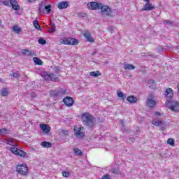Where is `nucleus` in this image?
<instances>
[{
  "label": "nucleus",
  "mask_w": 179,
  "mask_h": 179,
  "mask_svg": "<svg viewBox=\"0 0 179 179\" xmlns=\"http://www.w3.org/2000/svg\"><path fill=\"white\" fill-rule=\"evenodd\" d=\"M60 134H62V135H64V136H66L69 135V131H68V130H61Z\"/></svg>",
  "instance_id": "72a5a7b5"
},
{
  "label": "nucleus",
  "mask_w": 179,
  "mask_h": 179,
  "mask_svg": "<svg viewBox=\"0 0 179 179\" xmlns=\"http://www.w3.org/2000/svg\"><path fill=\"white\" fill-rule=\"evenodd\" d=\"M31 97H37V94L36 92H32V93H31Z\"/></svg>",
  "instance_id": "de8ad7c7"
},
{
  "label": "nucleus",
  "mask_w": 179,
  "mask_h": 179,
  "mask_svg": "<svg viewBox=\"0 0 179 179\" xmlns=\"http://www.w3.org/2000/svg\"><path fill=\"white\" fill-rule=\"evenodd\" d=\"M10 4L13 6V5L17 4V1L16 0H10Z\"/></svg>",
  "instance_id": "79ce46f5"
},
{
  "label": "nucleus",
  "mask_w": 179,
  "mask_h": 179,
  "mask_svg": "<svg viewBox=\"0 0 179 179\" xmlns=\"http://www.w3.org/2000/svg\"><path fill=\"white\" fill-rule=\"evenodd\" d=\"M62 176H63V177H69L70 173H69V172H68V171H64V172L62 173Z\"/></svg>",
  "instance_id": "c03bdc74"
},
{
  "label": "nucleus",
  "mask_w": 179,
  "mask_h": 179,
  "mask_svg": "<svg viewBox=\"0 0 179 179\" xmlns=\"http://www.w3.org/2000/svg\"><path fill=\"white\" fill-rule=\"evenodd\" d=\"M55 24H53V27L50 28V33H55Z\"/></svg>",
  "instance_id": "a18cd8bd"
},
{
  "label": "nucleus",
  "mask_w": 179,
  "mask_h": 179,
  "mask_svg": "<svg viewBox=\"0 0 179 179\" xmlns=\"http://www.w3.org/2000/svg\"><path fill=\"white\" fill-rule=\"evenodd\" d=\"M117 95L120 99H122V100H124V99H127V96L125 94H124V93L120 90L117 91Z\"/></svg>",
  "instance_id": "b1692460"
},
{
  "label": "nucleus",
  "mask_w": 179,
  "mask_h": 179,
  "mask_svg": "<svg viewBox=\"0 0 179 179\" xmlns=\"http://www.w3.org/2000/svg\"><path fill=\"white\" fill-rule=\"evenodd\" d=\"M168 145H171V146H174V140L173 138H169L167 140Z\"/></svg>",
  "instance_id": "f704fd0d"
},
{
  "label": "nucleus",
  "mask_w": 179,
  "mask_h": 179,
  "mask_svg": "<svg viewBox=\"0 0 179 179\" xmlns=\"http://www.w3.org/2000/svg\"><path fill=\"white\" fill-rule=\"evenodd\" d=\"M163 48H164L163 46H159V51H162V50H163Z\"/></svg>",
  "instance_id": "8fccbe9b"
},
{
  "label": "nucleus",
  "mask_w": 179,
  "mask_h": 179,
  "mask_svg": "<svg viewBox=\"0 0 179 179\" xmlns=\"http://www.w3.org/2000/svg\"><path fill=\"white\" fill-rule=\"evenodd\" d=\"M40 127L42 131L45 132V134H50V131H51V127H50L48 124H41Z\"/></svg>",
  "instance_id": "4468645a"
},
{
  "label": "nucleus",
  "mask_w": 179,
  "mask_h": 179,
  "mask_svg": "<svg viewBox=\"0 0 179 179\" xmlns=\"http://www.w3.org/2000/svg\"><path fill=\"white\" fill-rule=\"evenodd\" d=\"M10 152L17 156L21 157H26V152L20 149H17L16 147H12L10 148Z\"/></svg>",
  "instance_id": "423d86ee"
},
{
  "label": "nucleus",
  "mask_w": 179,
  "mask_h": 179,
  "mask_svg": "<svg viewBox=\"0 0 179 179\" xmlns=\"http://www.w3.org/2000/svg\"><path fill=\"white\" fill-rule=\"evenodd\" d=\"M100 9L102 13H106V16H113V15H111V12L113 11L111 10V8L108 7V6H103V3H101Z\"/></svg>",
  "instance_id": "1a4fd4ad"
},
{
  "label": "nucleus",
  "mask_w": 179,
  "mask_h": 179,
  "mask_svg": "<svg viewBox=\"0 0 179 179\" xmlns=\"http://www.w3.org/2000/svg\"><path fill=\"white\" fill-rule=\"evenodd\" d=\"M62 44H64L65 45H69V39L68 38H65L63 41H61Z\"/></svg>",
  "instance_id": "2f4dec72"
},
{
  "label": "nucleus",
  "mask_w": 179,
  "mask_h": 179,
  "mask_svg": "<svg viewBox=\"0 0 179 179\" xmlns=\"http://www.w3.org/2000/svg\"><path fill=\"white\" fill-rule=\"evenodd\" d=\"M87 6L89 9H91L92 10H97L101 8V3L92 1L88 3Z\"/></svg>",
  "instance_id": "39448f33"
},
{
  "label": "nucleus",
  "mask_w": 179,
  "mask_h": 179,
  "mask_svg": "<svg viewBox=\"0 0 179 179\" xmlns=\"http://www.w3.org/2000/svg\"><path fill=\"white\" fill-rule=\"evenodd\" d=\"M73 153L76 156H83V152L79 148H73Z\"/></svg>",
  "instance_id": "4be33fe9"
},
{
  "label": "nucleus",
  "mask_w": 179,
  "mask_h": 179,
  "mask_svg": "<svg viewBox=\"0 0 179 179\" xmlns=\"http://www.w3.org/2000/svg\"><path fill=\"white\" fill-rule=\"evenodd\" d=\"M177 50H179V45L176 46Z\"/></svg>",
  "instance_id": "13d9d810"
},
{
  "label": "nucleus",
  "mask_w": 179,
  "mask_h": 179,
  "mask_svg": "<svg viewBox=\"0 0 179 179\" xmlns=\"http://www.w3.org/2000/svg\"><path fill=\"white\" fill-rule=\"evenodd\" d=\"M129 141L134 142L135 141V138H134V137H130V138H129Z\"/></svg>",
  "instance_id": "09e8293b"
},
{
  "label": "nucleus",
  "mask_w": 179,
  "mask_h": 179,
  "mask_svg": "<svg viewBox=\"0 0 179 179\" xmlns=\"http://www.w3.org/2000/svg\"><path fill=\"white\" fill-rule=\"evenodd\" d=\"M33 24H34L35 29H36L37 30H40L41 29V27L40 26V24H38V21L34 20L33 22Z\"/></svg>",
  "instance_id": "c85d7f7f"
},
{
  "label": "nucleus",
  "mask_w": 179,
  "mask_h": 179,
  "mask_svg": "<svg viewBox=\"0 0 179 179\" xmlns=\"http://www.w3.org/2000/svg\"><path fill=\"white\" fill-rule=\"evenodd\" d=\"M33 60L36 65H43V61L38 59V57H34Z\"/></svg>",
  "instance_id": "393cba45"
},
{
  "label": "nucleus",
  "mask_w": 179,
  "mask_h": 179,
  "mask_svg": "<svg viewBox=\"0 0 179 179\" xmlns=\"http://www.w3.org/2000/svg\"><path fill=\"white\" fill-rule=\"evenodd\" d=\"M162 131H164V127H162Z\"/></svg>",
  "instance_id": "bf43d9fd"
},
{
  "label": "nucleus",
  "mask_w": 179,
  "mask_h": 179,
  "mask_svg": "<svg viewBox=\"0 0 179 179\" xmlns=\"http://www.w3.org/2000/svg\"><path fill=\"white\" fill-rule=\"evenodd\" d=\"M164 24H169V26H171L173 24V22L169 20H164Z\"/></svg>",
  "instance_id": "a19ab883"
},
{
  "label": "nucleus",
  "mask_w": 179,
  "mask_h": 179,
  "mask_svg": "<svg viewBox=\"0 0 179 179\" xmlns=\"http://www.w3.org/2000/svg\"><path fill=\"white\" fill-rule=\"evenodd\" d=\"M41 146H43V148H51L52 144L50 142L43 141V142L41 143Z\"/></svg>",
  "instance_id": "a878e982"
},
{
  "label": "nucleus",
  "mask_w": 179,
  "mask_h": 179,
  "mask_svg": "<svg viewBox=\"0 0 179 179\" xmlns=\"http://www.w3.org/2000/svg\"><path fill=\"white\" fill-rule=\"evenodd\" d=\"M1 94L3 97H6V96L9 94V90H8V88H3L1 90Z\"/></svg>",
  "instance_id": "412c9836"
},
{
  "label": "nucleus",
  "mask_w": 179,
  "mask_h": 179,
  "mask_svg": "<svg viewBox=\"0 0 179 179\" xmlns=\"http://www.w3.org/2000/svg\"><path fill=\"white\" fill-rule=\"evenodd\" d=\"M173 96H174L173 90H171V88H167L165 92V97L166 98L167 103L172 101L171 99H173Z\"/></svg>",
  "instance_id": "6e6552de"
},
{
  "label": "nucleus",
  "mask_w": 179,
  "mask_h": 179,
  "mask_svg": "<svg viewBox=\"0 0 179 179\" xmlns=\"http://www.w3.org/2000/svg\"><path fill=\"white\" fill-rule=\"evenodd\" d=\"M12 8L14 9V10H20V6L17 3L13 5Z\"/></svg>",
  "instance_id": "473e14b6"
},
{
  "label": "nucleus",
  "mask_w": 179,
  "mask_h": 179,
  "mask_svg": "<svg viewBox=\"0 0 179 179\" xmlns=\"http://www.w3.org/2000/svg\"><path fill=\"white\" fill-rule=\"evenodd\" d=\"M54 71L55 72H56V73H59V71H61V69H59V66H55Z\"/></svg>",
  "instance_id": "37998d69"
},
{
  "label": "nucleus",
  "mask_w": 179,
  "mask_h": 179,
  "mask_svg": "<svg viewBox=\"0 0 179 179\" xmlns=\"http://www.w3.org/2000/svg\"><path fill=\"white\" fill-rule=\"evenodd\" d=\"M41 76L44 80H58V77L55 74H49L47 72H42Z\"/></svg>",
  "instance_id": "20e7f679"
},
{
  "label": "nucleus",
  "mask_w": 179,
  "mask_h": 179,
  "mask_svg": "<svg viewBox=\"0 0 179 179\" xmlns=\"http://www.w3.org/2000/svg\"><path fill=\"white\" fill-rule=\"evenodd\" d=\"M136 67L132 64H125L124 65V71H132L134 69H135Z\"/></svg>",
  "instance_id": "aec40b11"
},
{
  "label": "nucleus",
  "mask_w": 179,
  "mask_h": 179,
  "mask_svg": "<svg viewBox=\"0 0 179 179\" xmlns=\"http://www.w3.org/2000/svg\"><path fill=\"white\" fill-rule=\"evenodd\" d=\"M23 55H27L28 57H37V54L34 52V50H29L27 49H23L22 50Z\"/></svg>",
  "instance_id": "f8f14e48"
},
{
  "label": "nucleus",
  "mask_w": 179,
  "mask_h": 179,
  "mask_svg": "<svg viewBox=\"0 0 179 179\" xmlns=\"http://www.w3.org/2000/svg\"><path fill=\"white\" fill-rule=\"evenodd\" d=\"M78 44L79 41L73 38H69V45H78Z\"/></svg>",
  "instance_id": "f3484780"
},
{
  "label": "nucleus",
  "mask_w": 179,
  "mask_h": 179,
  "mask_svg": "<svg viewBox=\"0 0 179 179\" xmlns=\"http://www.w3.org/2000/svg\"><path fill=\"white\" fill-rule=\"evenodd\" d=\"M155 6H152L150 3H149V2H147L144 6L143 8L142 9V10H155Z\"/></svg>",
  "instance_id": "dca6fc26"
},
{
  "label": "nucleus",
  "mask_w": 179,
  "mask_h": 179,
  "mask_svg": "<svg viewBox=\"0 0 179 179\" xmlns=\"http://www.w3.org/2000/svg\"><path fill=\"white\" fill-rule=\"evenodd\" d=\"M6 143H7V145H10V146H16V147H17V145H15L13 143V140L12 138L7 139Z\"/></svg>",
  "instance_id": "c756f323"
},
{
  "label": "nucleus",
  "mask_w": 179,
  "mask_h": 179,
  "mask_svg": "<svg viewBox=\"0 0 179 179\" xmlns=\"http://www.w3.org/2000/svg\"><path fill=\"white\" fill-rule=\"evenodd\" d=\"M157 115H160V113L159 112H156Z\"/></svg>",
  "instance_id": "5fc2aeb1"
},
{
  "label": "nucleus",
  "mask_w": 179,
  "mask_h": 179,
  "mask_svg": "<svg viewBox=\"0 0 179 179\" xmlns=\"http://www.w3.org/2000/svg\"><path fill=\"white\" fill-rule=\"evenodd\" d=\"M69 5V2H68V1H63V2L59 3L57 7L60 10L66 9V8H68Z\"/></svg>",
  "instance_id": "2eb2a0df"
},
{
  "label": "nucleus",
  "mask_w": 179,
  "mask_h": 179,
  "mask_svg": "<svg viewBox=\"0 0 179 179\" xmlns=\"http://www.w3.org/2000/svg\"><path fill=\"white\" fill-rule=\"evenodd\" d=\"M149 83H155V80H150L149 81Z\"/></svg>",
  "instance_id": "3c124183"
},
{
  "label": "nucleus",
  "mask_w": 179,
  "mask_h": 179,
  "mask_svg": "<svg viewBox=\"0 0 179 179\" xmlns=\"http://www.w3.org/2000/svg\"><path fill=\"white\" fill-rule=\"evenodd\" d=\"M121 122L122 124H124V122H124V120H121ZM122 126L124 127V125H122Z\"/></svg>",
  "instance_id": "6e6d98bb"
},
{
  "label": "nucleus",
  "mask_w": 179,
  "mask_h": 179,
  "mask_svg": "<svg viewBox=\"0 0 179 179\" xmlns=\"http://www.w3.org/2000/svg\"><path fill=\"white\" fill-rule=\"evenodd\" d=\"M13 30L14 31H15L17 34L20 33V29L19 27H17V26L13 27Z\"/></svg>",
  "instance_id": "c9c22d12"
},
{
  "label": "nucleus",
  "mask_w": 179,
  "mask_h": 179,
  "mask_svg": "<svg viewBox=\"0 0 179 179\" xmlns=\"http://www.w3.org/2000/svg\"><path fill=\"white\" fill-rule=\"evenodd\" d=\"M3 4L6 6H10V3L8 0L3 1Z\"/></svg>",
  "instance_id": "ea45409f"
},
{
  "label": "nucleus",
  "mask_w": 179,
  "mask_h": 179,
  "mask_svg": "<svg viewBox=\"0 0 179 179\" xmlns=\"http://www.w3.org/2000/svg\"><path fill=\"white\" fill-rule=\"evenodd\" d=\"M83 16H86V13H84Z\"/></svg>",
  "instance_id": "680f3d73"
},
{
  "label": "nucleus",
  "mask_w": 179,
  "mask_h": 179,
  "mask_svg": "<svg viewBox=\"0 0 179 179\" xmlns=\"http://www.w3.org/2000/svg\"><path fill=\"white\" fill-rule=\"evenodd\" d=\"M83 36L89 43H94V39L92 37V34H90V32L85 31Z\"/></svg>",
  "instance_id": "ddd939ff"
},
{
  "label": "nucleus",
  "mask_w": 179,
  "mask_h": 179,
  "mask_svg": "<svg viewBox=\"0 0 179 179\" xmlns=\"http://www.w3.org/2000/svg\"><path fill=\"white\" fill-rule=\"evenodd\" d=\"M146 103L149 108H155V106H156V101L152 99V96H149L147 98Z\"/></svg>",
  "instance_id": "9d476101"
},
{
  "label": "nucleus",
  "mask_w": 179,
  "mask_h": 179,
  "mask_svg": "<svg viewBox=\"0 0 179 179\" xmlns=\"http://www.w3.org/2000/svg\"><path fill=\"white\" fill-rule=\"evenodd\" d=\"M51 6H52L51 4H48V6H45L43 8V9H44V13H45V10H46L48 15L50 14V13H51Z\"/></svg>",
  "instance_id": "bb28decb"
},
{
  "label": "nucleus",
  "mask_w": 179,
  "mask_h": 179,
  "mask_svg": "<svg viewBox=\"0 0 179 179\" xmlns=\"http://www.w3.org/2000/svg\"><path fill=\"white\" fill-rule=\"evenodd\" d=\"M152 124L153 125H155V127H160L162 124V123L160 120H155L152 121Z\"/></svg>",
  "instance_id": "cd10ccee"
},
{
  "label": "nucleus",
  "mask_w": 179,
  "mask_h": 179,
  "mask_svg": "<svg viewBox=\"0 0 179 179\" xmlns=\"http://www.w3.org/2000/svg\"><path fill=\"white\" fill-rule=\"evenodd\" d=\"M148 55L149 57H154V55H152V54H150V53H148Z\"/></svg>",
  "instance_id": "864d4df0"
},
{
  "label": "nucleus",
  "mask_w": 179,
  "mask_h": 179,
  "mask_svg": "<svg viewBox=\"0 0 179 179\" xmlns=\"http://www.w3.org/2000/svg\"><path fill=\"white\" fill-rule=\"evenodd\" d=\"M58 93H60V94H66V90H60L59 92H57L55 94V96H58Z\"/></svg>",
  "instance_id": "e433bc0d"
},
{
  "label": "nucleus",
  "mask_w": 179,
  "mask_h": 179,
  "mask_svg": "<svg viewBox=\"0 0 179 179\" xmlns=\"http://www.w3.org/2000/svg\"><path fill=\"white\" fill-rule=\"evenodd\" d=\"M144 1H145L146 2H150V1H149V0H144Z\"/></svg>",
  "instance_id": "052dcab7"
},
{
  "label": "nucleus",
  "mask_w": 179,
  "mask_h": 179,
  "mask_svg": "<svg viewBox=\"0 0 179 179\" xmlns=\"http://www.w3.org/2000/svg\"><path fill=\"white\" fill-rule=\"evenodd\" d=\"M101 179H110V176L108 174L103 175Z\"/></svg>",
  "instance_id": "49530a36"
},
{
  "label": "nucleus",
  "mask_w": 179,
  "mask_h": 179,
  "mask_svg": "<svg viewBox=\"0 0 179 179\" xmlns=\"http://www.w3.org/2000/svg\"><path fill=\"white\" fill-rule=\"evenodd\" d=\"M52 26H54V24H55V23H51L50 24Z\"/></svg>",
  "instance_id": "4d7b16f0"
},
{
  "label": "nucleus",
  "mask_w": 179,
  "mask_h": 179,
  "mask_svg": "<svg viewBox=\"0 0 179 179\" xmlns=\"http://www.w3.org/2000/svg\"><path fill=\"white\" fill-rule=\"evenodd\" d=\"M38 43H39V44H42V45H44L45 44H47V41H45L43 38H41L38 39Z\"/></svg>",
  "instance_id": "7c9ffc66"
},
{
  "label": "nucleus",
  "mask_w": 179,
  "mask_h": 179,
  "mask_svg": "<svg viewBox=\"0 0 179 179\" xmlns=\"http://www.w3.org/2000/svg\"><path fill=\"white\" fill-rule=\"evenodd\" d=\"M63 101L67 107H72L73 106V99L71 96H66L63 99Z\"/></svg>",
  "instance_id": "9b49d317"
},
{
  "label": "nucleus",
  "mask_w": 179,
  "mask_h": 179,
  "mask_svg": "<svg viewBox=\"0 0 179 179\" xmlns=\"http://www.w3.org/2000/svg\"><path fill=\"white\" fill-rule=\"evenodd\" d=\"M1 23H2V20H0V24H1Z\"/></svg>",
  "instance_id": "e2e57ef3"
},
{
  "label": "nucleus",
  "mask_w": 179,
  "mask_h": 179,
  "mask_svg": "<svg viewBox=\"0 0 179 179\" xmlns=\"http://www.w3.org/2000/svg\"><path fill=\"white\" fill-rule=\"evenodd\" d=\"M45 3V0H43L41 3L39 4V6L38 8L39 13H44V8L45 7L44 6Z\"/></svg>",
  "instance_id": "a211bd4d"
},
{
  "label": "nucleus",
  "mask_w": 179,
  "mask_h": 179,
  "mask_svg": "<svg viewBox=\"0 0 179 179\" xmlns=\"http://www.w3.org/2000/svg\"><path fill=\"white\" fill-rule=\"evenodd\" d=\"M166 107L169 108L173 113H179V102L176 101H171L166 103Z\"/></svg>",
  "instance_id": "f03ea898"
},
{
  "label": "nucleus",
  "mask_w": 179,
  "mask_h": 179,
  "mask_svg": "<svg viewBox=\"0 0 179 179\" xmlns=\"http://www.w3.org/2000/svg\"><path fill=\"white\" fill-rule=\"evenodd\" d=\"M90 75L91 76H93L94 78H97L99 76H101V73H100V71H92L90 73Z\"/></svg>",
  "instance_id": "5701e85b"
},
{
  "label": "nucleus",
  "mask_w": 179,
  "mask_h": 179,
  "mask_svg": "<svg viewBox=\"0 0 179 179\" xmlns=\"http://www.w3.org/2000/svg\"><path fill=\"white\" fill-rule=\"evenodd\" d=\"M0 134H3V135L8 134V129L6 128L0 129Z\"/></svg>",
  "instance_id": "4c0bfd02"
},
{
  "label": "nucleus",
  "mask_w": 179,
  "mask_h": 179,
  "mask_svg": "<svg viewBox=\"0 0 179 179\" xmlns=\"http://www.w3.org/2000/svg\"><path fill=\"white\" fill-rule=\"evenodd\" d=\"M84 128L83 127L74 128V134L77 138H83L85 136V133L83 132Z\"/></svg>",
  "instance_id": "0eeeda50"
},
{
  "label": "nucleus",
  "mask_w": 179,
  "mask_h": 179,
  "mask_svg": "<svg viewBox=\"0 0 179 179\" xmlns=\"http://www.w3.org/2000/svg\"><path fill=\"white\" fill-rule=\"evenodd\" d=\"M16 171L18 174H20L21 176H27V171H29V168H27V166L24 164H20L17 166Z\"/></svg>",
  "instance_id": "7ed1b4c3"
},
{
  "label": "nucleus",
  "mask_w": 179,
  "mask_h": 179,
  "mask_svg": "<svg viewBox=\"0 0 179 179\" xmlns=\"http://www.w3.org/2000/svg\"><path fill=\"white\" fill-rule=\"evenodd\" d=\"M127 100L129 101V103H131L132 104L136 103V101H138V99L136 98V96H129L127 98Z\"/></svg>",
  "instance_id": "6ab92c4d"
},
{
  "label": "nucleus",
  "mask_w": 179,
  "mask_h": 179,
  "mask_svg": "<svg viewBox=\"0 0 179 179\" xmlns=\"http://www.w3.org/2000/svg\"><path fill=\"white\" fill-rule=\"evenodd\" d=\"M81 119L84 125L88 128H92L94 125V122H96V118L89 113H83L81 115Z\"/></svg>",
  "instance_id": "f257e3e1"
},
{
  "label": "nucleus",
  "mask_w": 179,
  "mask_h": 179,
  "mask_svg": "<svg viewBox=\"0 0 179 179\" xmlns=\"http://www.w3.org/2000/svg\"><path fill=\"white\" fill-rule=\"evenodd\" d=\"M27 1H28V2H33V1H36L37 0H27Z\"/></svg>",
  "instance_id": "603ef678"
},
{
  "label": "nucleus",
  "mask_w": 179,
  "mask_h": 179,
  "mask_svg": "<svg viewBox=\"0 0 179 179\" xmlns=\"http://www.w3.org/2000/svg\"><path fill=\"white\" fill-rule=\"evenodd\" d=\"M10 75V76H13V78H19L20 76V75L17 73H12Z\"/></svg>",
  "instance_id": "58836bf2"
}]
</instances>
